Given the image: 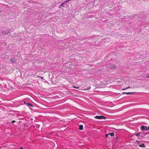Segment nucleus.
<instances>
[{"instance_id":"nucleus-20","label":"nucleus","mask_w":149,"mask_h":149,"mask_svg":"<svg viewBox=\"0 0 149 149\" xmlns=\"http://www.w3.org/2000/svg\"><path fill=\"white\" fill-rule=\"evenodd\" d=\"M19 149H23V148L22 147H21Z\"/></svg>"},{"instance_id":"nucleus-15","label":"nucleus","mask_w":149,"mask_h":149,"mask_svg":"<svg viewBox=\"0 0 149 149\" xmlns=\"http://www.w3.org/2000/svg\"><path fill=\"white\" fill-rule=\"evenodd\" d=\"M73 87L74 88H79V87H76L74 86H73Z\"/></svg>"},{"instance_id":"nucleus-11","label":"nucleus","mask_w":149,"mask_h":149,"mask_svg":"<svg viewBox=\"0 0 149 149\" xmlns=\"http://www.w3.org/2000/svg\"><path fill=\"white\" fill-rule=\"evenodd\" d=\"M91 88V87L90 86H89V87H88L86 89H84V90H88V89H90Z\"/></svg>"},{"instance_id":"nucleus-7","label":"nucleus","mask_w":149,"mask_h":149,"mask_svg":"<svg viewBox=\"0 0 149 149\" xmlns=\"http://www.w3.org/2000/svg\"><path fill=\"white\" fill-rule=\"evenodd\" d=\"M139 146L140 147H145V145L144 144L142 143L141 144L139 145Z\"/></svg>"},{"instance_id":"nucleus-4","label":"nucleus","mask_w":149,"mask_h":149,"mask_svg":"<svg viewBox=\"0 0 149 149\" xmlns=\"http://www.w3.org/2000/svg\"><path fill=\"white\" fill-rule=\"evenodd\" d=\"M11 62L12 63H15V58H11L10 60Z\"/></svg>"},{"instance_id":"nucleus-12","label":"nucleus","mask_w":149,"mask_h":149,"mask_svg":"<svg viewBox=\"0 0 149 149\" xmlns=\"http://www.w3.org/2000/svg\"><path fill=\"white\" fill-rule=\"evenodd\" d=\"M140 134V133H138L136 134V135L137 136H139Z\"/></svg>"},{"instance_id":"nucleus-18","label":"nucleus","mask_w":149,"mask_h":149,"mask_svg":"<svg viewBox=\"0 0 149 149\" xmlns=\"http://www.w3.org/2000/svg\"><path fill=\"white\" fill-rule=\"evenodd\" d=\"M12 123H14V122H15V120H13L12 121Z\"/></svg>"},{"instance_id":"nucleus-9","label":"nucleus","mask_w":149,"mask_h":149,"mask_svg":"<svg viewBox=\"0 0 149 149\" xmlns=\"http://www.w3.org/2000/svg\"><path fill=\"white\" fill-rule=\"evenodd\" d=\"M63 4H61L59 6V8H61L63 6Z\"/></svg>"},{"instance_id":"nucleus-14","label":"nucleus","mask_w":149,"mask_h":149,"mask_svg":"<svg viewBox=\"0 0 149 149\" xmlns=\"http://www.w3.org/2000/svg\"><path fill=\"white\" fill-rule=\"evenodd\" d=\"M109 135V134H106V135H105V137H108V136Z\"/></svg>"},{"instance_id":"nucleus-3","label":"nucleus","mask_w":149,"mask_h":149,"mask_svg":"<svg viewBox=\"0 0 149 149\" xmlns=\"http://www.w3.org/2000/svg\"><path fill=\"white\" fill-rule=\"evenodd\" d=\"M134 93V92H124V93H123L122 94H127V95H129V94H131L133 93Z\"/></svg>"},{"instance_id":"nucleus-21","label":"nucleus","mask_w":149,"mask_h":149,"mask_svg":"<svg viewBox=\"0 0 149 149\" xmlns=\"http://www.w3.org/2000/svg\"><path fill=\"white\" fill-rule=\"evenodd\" d=\"M148 77L149 78V75H148Z\"/></svg>"},{"instance_id":"nucleus-6","label":"nucleus","mask_w":149,"mask_h":149,"mask_svg":"<svg viewBox=\"0 0 149 149\" xmlns=\"http://www.w3.org/2000/svg\"><path fill=\"white\" fill-rule=\"evenodd\" d=\"M109 135H110L111 136H113L114 135V133L113 132L109 133Z\"/></svg>"},{"instance_id":"nucleus-17","label":"nucleus","mask_w":149,"mask_h":149,"mask_svg":"<svg viewBox=\"0 0 149 149\" xmlns=\"http://www.w3.org/2000/svg\"><path fill=\"white\" fill-rule=\"evenodd\" d=\"M40 77L41 79H44L43 77Z\"/></svg>"},{"instance_id":"nucleus-2","label":"nucleus","mask_w":149,"mask_h":149,"mask_svg":"<svg viewBox=\"0 0 149 149\" xmlns=\"http://www.w3.org/2000/svg\"><path fill=\"white\" fill-rule=\"evenodd\" d=\"M140 128L141 130L142 131H148L147 127L144 125L141 126Z\"/></svg>"},{"instance_id":"nucleus-19","label":"nucleus","mask_w":149,"mask_h":149,"mask_svg":"<svg viewBox=\"0 0 149 149\" xmlns=\"http://www.w3.org/2000/svg\"><path fill=\"white\" fill-rule=\"evenodd\" d=\"M148 130H149V126L148 127V128H147Z\"/></svg>"},{"instance_id":"nucleus-5","label":"nucleus","mask_w":149,"mask_h":149,"mask_svg":"<svg viewBox=\"0 0 149 149\" xmlns=\"http://www.w3.org/2000/svg\"><path fill=\"white\" fill-rule=\"evenodd\" d=\"M79 129L80 130H82L83 129V126L82 125H80L79 126Z\"/></svg>"},{"instance_id":"nucleus-10","label":"nucleus","mask_w":149,"mask_h":149,"mask_svg":"<svg viewBox=\"0 0 149 149\" xmlns=\"http://www.w3.org/2000/svg\"><path fill=\"white\" fill-rule=\"evenodd\" d=\"M130 87L129 86V87H128L127 88H123V89H122L121 90H126L127 89H128V88H130Z\"/></svg>"},{"instance_id":"nucleus-1","label":"nucleus","mask_w":149,"mask_h":149,"mask_svg":"<svg viewBox=\"0 0 149 149\" xmlns=\"http://www.w3.org/2000/svg\"><path fill=\"white\" fill-rule=\"evenodd\" d=\"M95 118L98 119H105L106 118L103 116H96L95 117Z\"/></svg>"},{"instance_id":"nucleus-13","label":"nucleus","mask_w":149,"mask_h":149,"mask_svg":"<svg viewBox=\"0 0 149 149\" xmlns=\"http://www.w3.org/2000/svg\"><path fill=\"white\" fill-rule=\"evenodd\" d=\"M27 104H28L29 105V106H31V107H33V105H32V104H30V103H27Z\"/></svg>"},{"instance_id":"nucleus-16","label":"nucleus","mask_w":149,"mask_h":149,"mask_svg":"<svg viewBox=\"0 0 149 149\" xmlns=\"http://www.w3.org/2000/svg\"><path fill=\"white\" fill-rule=\"evenodd\" d=\"M116 68V66H114V67H113V68Z\"/></svg>"},{"instance_id":"nucleus-22","label":"nucleus","mask_w":149,"mask_h":149,"mask_svg":"<svg viewBox=\"0 0 149 149\" xmlns=\"http://www.w3.org/2000/svg\"><path fill=\"white\" fill-rule=\"evenodd\" d=\"M1 12V11L0 10V13Z\"/></svg>"},{"instance_id":"nucleus-8","label":"nucleus","mask_w":149,"mask_h":149,"mask_svg":"<svg viewBox=\"0 0 149 149\" xmlns=\"http://www.w3.org/2000/svg\"><path fill=\"white\" fill-rule=\"evenodd\" d=\"M117 80H118L117 81V82H121L122 81V79H117Z\"/></svg>"}]
</instances>
